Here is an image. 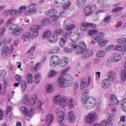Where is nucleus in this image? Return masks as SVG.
<instances>
[{"mask_svg":"<svg viewBox=\"0 0 126 126\" xmlns=\"http://www.w3.org/2000/svg\"><path fill=\"white\" fill-rule=\"evenodd\" d=\"M88 94H89V91L88 90H85L82 93V102L83 104H84L86 109L90 110L92 108L95 107V105L97 104L96 99L93 97H89Z\"/></svg>","mask_w":126,"mask_h":126,"instance_id":"1","label":"nucleus"},{"mask_svg":"<svg viewBox=\"0 0 126 126\" xmlns=\"http://www.w3.org/2000/svg\"><path fill=\"white\" fill-rule=\"evenodd\" d=\"M53 103L54 104H59V106L62 108H64V106L68 103V106L70 109H72L74 107V99L68 98L66 97H61L60 95H56L53 98Z\"/></svg>","mask_w":126,"mask_h":126,"instance_id":"2","label":"nucleus"},{"mask_svg":"<svg viewBox=\"0 0 126 126\" xmlns=\"http://www.w3.org/2000/svg\"><path fill=\"white\" fill-rule=\"evenodd\" d=\"M88 34L89 36H93L94 35L95 36H93V39H94L95 41H97V42L99 47H104L106 46L108 43V40H106L101 38V37L104 36L103 32H99L96 30H87Z\"/></svg>","mask_w":126,"mask_h":126,"instance_id":"3","label":"nucleus"},{"mask_svg":"<svg viewBox=\"0 0 126 126\" xmlns=\"http://www.w3.org/2000/svg\"><path fill=\"white\" fill-rule=\"evenodd\" d=\"M23 103L27 106L37 104V109L38 110H42L41 107L42 105H43V102L41 100H38V96H37V95H34L31 98L29 96V95H25L23 98Z\"/></svg>","mask_w":126,"mask_h":126,"instance_id":"4","label":"nucleus"},{"mask_svg":"<svg viewBox=\"0 0 126 126\" xmlns=\"http://www.w3.org/2000/svg\"><path fill=\"white\" fill-rule=\"evenodd\" d=\"M38 30H39V26L38 25L32 26L30 30V33L26 32L22 35V40L23 41H29V39H31L32 37L36 38L39 35Z\"/></svg>","mask_w":126,"mask_h":126,"instance_id":"5","label":"nucleus"},{"mask_svg":"<svg viewBox=\"0 0 126 126\" xmlns=\"http://www.w3.org/2000/svg\"><path fill=\"white\" fill-rule=\"evenodd\" d=\"M8 30H11L13 37H18L22 33L23 29L14 24L11 25Z\"/></svg>","mask_w":126,"mask_h":126,"instance_id":"6","label":"nucleus"},{"mask_svg":"<svg viewBox=\"0 0 126 126\" xmlns=\"http://www.w3.org/2000/svg\"><path fill=\"white\" fill-rule=\"evenodd\" d=\"M43 39H47L49 42L54 43L58 41L59 37L57 35H52L51 31L46 30L43 34Z\"/></svg>","mask_w":126,"mask_h":126,"instance_id":"7","label":"nucleus"},{"mask_svg":"<svg viewBox=\"0 0 126 126\" xmlns=\"http://www.w3.org/2000/svg\"><path fill=\"white\" fill-rule=\"evenodd\" d=\"M5 44V41H4L3 43H0V51H1V50H2L3 49L1 55L3 57H6V56H7L9 54H12V52H13L14 50L13 46H12L11 48H9L8 46L4 47Z\"/></svg>","mask_w":126,"mask_h":126,"instance_id":"8","label":"nucleus"},{"mask_svg":"<svg viewBox=\"0 0 126 126\" xmlns=\"http://www.w3.org/2000/svg\"><path fill=\"white\" fill-rule=\"evenodd\" d=\"M46 14L47 15H50V17L51 18V20L53 22L55 23V24H58L59 23V18H60V17L58 15H56L55 14H57L58 13V10L56 9H52L49 10V11L45 12Z\"/></svg>","mask_w":126,"mask_h":126,"instance_id":"9","label":"nucleus"},{"mask_svg":"<svg viewBox=\"0 0 126 126\" xmlns=\"http://www.w3.org/2000/svg\"><path fill=\"white\" fill-rule=\"evenodd\" d=\"M97 8L95 4H91L86 6L83 10V12L85 16H90L93 13V11Z\"/></svg>","mask_w":126,"mask_h":126,"instance_id":"10","label":"nucleus"},{"mask_svg":"<svg viewBox=\"0 0 126 126\" xmlns=\"http://www.w3.org/2000/svg\"><path fill=\"white\" fill-rule=\"evenodd\" d=\"M98 117V114L95 112H93L89 113L85 118V122L86 124L91 125L94 123V120H96V118Z\"/></svg>","mask_w":126,"mask_h":126,"instance_id":"11","label":"nucleus"},{"mask_svg":"<svg viewBox=\"0 0 126 126\" xmlns=\"http://www.w3.org/2000/svg\"><path fill=\"white\" fill-rule=\"evenodd\" d=\"M114 50V51H117L118 52H121L124 55L126 54V47H123V46H117L114 45H109L105 48L106 52L110 51V50Z\"/></svg>","mask_w":126,"mask_h":126,"instance_id":"12","label":"nucleus"},{"mask_svg":"<svg viewBox=\"0 0 126 126\" xmlns=\"http://www.w3.org/2000/svg\"><path fill=\"white\" fill-rule=\"evenodd\" d=\"M63 25L66 32H69V33H71V31L75 28V25L72 24V20L71 19L65 20L64 22Z\"/></svg>","mask_w":126,"mask_h":126,"instance_id":"13","label":"nucleus"},{"mask_svg":"<svg viewBox=\"0 0 126 126\" xmlns=\"http://www.w3.org/2000/svg\"><path fill=\"white\" fill-rule=\"evenodd\" d=\"M72 33V31H71V32H66L65 34H68L67 39H70L71 41V48H73V49H76L77 48V44H76V36L72 35L71 34Z\"/></svg>","mask_w":126,"mask_h":126,"instance_id":"14","label":"nucleus"},{"mask_svg":"<svg viewBox=\"0 0 126 126\" xmlns=\"http://www.w3.org/2000/svg\"><path fill=\"white\" fill-rule=\"evenodd\" d=\"M81 27L80 29L81 31H86L87 32V30H90L91 28H94L95 29L96 28V26L95 24H90L87 23H83L81 24Z\"/></svg>","mask_w":126,"mask_h":126,"instance_id":"15","label":"nucleus"},{"mask_svg":"<svg viewBox=\"0 0 126 126\" xmlns=\"http://www.w3.org/2000/svg\"><path fill=\"white\" fill-rule=\"evenodd\" d=\"M60 59L57 56H53L50 59V63L52 68L57 66L60 63Z\"/></svg>","mask_w":126,"mask_h":126,"instance_id":"16","label":"nucleus"},{"mask_svg":"<svg viewBox=\"0 0 126 126\" xmlns=\"http://www.w3.org/2000/svg\"><path fill=\"white\" fill-rule=\"evenodd\" d=\"M77 47L79 48V49H77L75 50V54H77V55H81V54H82V52H84V51H85L86 49H87L86 45L85 44V43L84 42H79V44L77 46Z\"/></svg>","mask_w":126,"mask_h":126,"instance_id":"17","label":"nucleus"},{"mask_svg":"<svg viewBox=\"0 0 126 126\" xmlns=\"http://www.w3.org/2000/svg\"><path fill=\"white\" fill-rule=\"evenodd\" d=\"M35 6H36V3H32L29 5L28 7L29 11H26L25 12V15L27 16V15H31L33 13H36L37 10Z\"/></svg>","mask_w":126,"mask_h":126,"instance_id":"18","label":"nucleus"},{"mask_svg":"<svg viewBox=\"0 0 126 126\" xmlns=\"http://www.w3.org/2000/svg\"><path fill=\"white\" fill-rule=\"evenodd\" d=\"M26 7H27L26 5H24L20 7L19 10L14 9L10 10V15H13V16H17L19 14H21L24 9H26Z\"/></svg>","mask_w":126,"mask_h":126,"instance_id":"19","label":"nucleus"},{"mask_svg":"<svg viewBox=\"0 0 126 126\" xmlns=\"http://www.w3.org/2000/svg\"><path fill=\"white\" fill-rule=\"evenodd\" d=\"M90 82H91V78L89 77L88 81L86 78H83L81 80V90H83L84 88L89 86Z\"/></svg>","mask_w":126,"mask_h":126,"instance_id":"20","label":"nucleus"},{"mask_svg":"<svg viewBox=\"0 0 126 126\" xmlns=\"http://www.w3.org/2000/svg\"><path fill=\"white\" fill-rule=\"evenodd\" d=\"M58 85L60 88H65V75H61L58 80Z\"/></svg>","mask_w":126,"mask_h":126,"instance_id":"21","label":"nucleus"},{"mask_svg":"<svg viewBox=\"0 0 126 126\" xmlns=\"http://www.w3.org/2000/svg\"><path fill=\"white\" fill-rule=\"evenodd\" d=\"M73 83V78L71 77V75L67 74L65 75V87H68L71 86Z\"/></svg>","mask_w":126,"mask_h":126,"instance_id":"22","label":"nucleus"},{"mask_svg":"<svg viewBox=\"0 0 126 126\" xmlns=\"http://www.w3.org/2000/svg\"><path fill=\"white\" fill-rule=\"evenodd\" d=\"M107 1L108 0H97L96 3L102 8H109L111 7V5L107 3Z\"/></svg>","mask_w":126,"mask_h":126,"instance_id":"23","label":"nucleus"},{"mask_svg":"<svg viewBox=\"0 0 126 126\" xmlns=\"http://www.w3.org/2000/svg\"><path fill=\"white\" fill-rule=\"evenodd\" d=\"M122 60V56L118 53H114L113 54L112 59H109L108 63H118Z\"/></svg>","mask_w":126,"mask_h":126,"instance_id":"24","label":"nucleus"},{"mask_svg":"<svg viewBox=\"0 0 126 126\" xmlns=\"http://www.w3.org/2000/svg\"><path fill=\"white\" fill-rule=\"evenodd\" d=\"M110 86H111V81L107 79H105L102 81L101 87L103 89H109Z\"/></svg>","mask_w":126,"mask_h":126,"instance_id":"25","label":"nucleus"},{"mask_svg":"<svg viewBox=\"0 0 126 126\" xmlns=\"http://www.w3.org/2000/svg\"><path fill=\"white\" fill-rule=\"evenodd\" d=\"M93 54V52L92 50H88L87 48L85 49V50L84 51H82V53H81V55H84V56H83V59H88V58H90L91 56H92Z\"/></svg>","mask_w":126,"mask_h":126,"instance_id":"26","label":"nucleus"},{"mask_svg":"<svg viewBox=\"0 0 126 126\" xmlns=\"http://www.w3.org/2000/svg\"><path fill=\"white\" fill-rule=\"evenodd\" d=\"M46 126H49L54 121V115L52 114H49L46 116L45 119Z\"/></svg>","mask_w":126,"mask_h":126,"instance_id":"27","label":"nucleus"},{"mask_svg":"<svg viewBox=\"0 0 126 126\" xmlns=\"http://www.w3.org/2000/svg\"><path fill=\"white\" fill-rule=\"evenodd\" d=\"M76 119V116L73 111H70L68 115V120L69 123H74Z\"/></svg>","mask_w":126,"mask_h":126,"instance_id":"28","label":"nucleus"},{"mask_svg":"<svg viewBox=\"0 0 126 126\" xmlns=\"http://www.w3.org/2000/svg\"><path fill=\"white\" fill-rule=\"evenodd\" d=\"M56 113L59 115L58 123H59V124H62V123H63V121L64 120V113H63V111H59L58 110H56Z\"/></svg>","mask_w":126,"mask_h":126,"instance_id":"29","label":"nucleus"},{"mask_svg":"<svg viewBox=\"0 0 126 126\" xmlns=\"http://www.w3.org/2000/svg\"><path fill=\"white\" fill-rule=\"evenodd\" d=\"M67 38H68V34L65 33L63 38H62L59 43L61 47H64L66 44V41H67Z\"/></svg>","mask_w":126,"mask_h":126,"instance_id":"30","label":"nucleus"},{"mask_svg":"<svg viewBox=\"0 0 126 126\" xmlns=\"http://www.w3.org/2000/svg\"><path fill=\"white\" fill-rule=\"evenodd\" d=\"M20 110L21 113L26 116H30L32 112V109H31L30 111H28V109L26 107H22Z\"/></svg>","mask_w":126,"mask_h":126,"instance_id":"31","label":"nucleus"},{"mask_svg":"<svg viewBox=\"0 0 126 126\" xmlns=\"http://www.w3.org/2000/svg\"><path fill=\"white\" fill-rule=\"evenodd\" d=\"M87 0H76V5L78 7H83L85 5Z\"/></svg>","mask_w":126,"mask_h":126,"instance_id":"32","label":"nucleus"},{"mask_svg":"<svg viewBox=\"0 0 126 126\" xmlns=\"http://www.w3.org/2000/svg\"><path fill=\"white\" fill-rule=\"evenodd\" d=\"M67 63H68V59L65 58L64 59H63L61 62L60 61L58 64H60L61 67H64V66L67 65Z\"/></svg>","mask_w":126,"mask_h":126,"instance_id":"33","label":"nucleus"},{"mask_svg":"<svg viewBox=\"0 0 126 126\" xmlns=\"http://www.w3.org/2000/svg\"><path fill=\"white\" fill-rule=\"evenodd\" d=\"M51 23V20L49 18H45L41 21V25L43 26H48Z\"/></svg>","mask_w":126,"mask_h":126,"instance_id":"34","label":"nucleus"},{"mask_svg":"<svg viewBox=\"0 0 126 126\" xmlns=\"http://www.w3.org/2000/svg\"><path fill=\"white\" fill-rule=\"evenodd\" d=\"M121 108L124 112H126V98H123L121 101Z\"/></svg>","mask_w":126,"mask_h":126,"instance_id":"35","label":"nucleus"},{"mask_svg":"<svg viewBox=\"0 0 126 126\" xmlns=\"http://www.w3.org/2000/svg\"><path fill=\"white\" fill-rule=\"evenodd\" d=\"M115 78V72L113 71H110L108 74V78L107 79L109 80V81H113Z\"/></svg>","mask_w":126,"mask_h":126,"instance_id":"36","label":"nucleus"},{"mask_svg":"<svg viewBox=\"0 0 126 126\" xmlns=\"http://www.w3.org/2000/svg\"><path fill=\"white\" fill-rule=\"evenodd\" d=\"M27 81L29 84H31L33 82V76L32 73H29L27 75Z\"/></svg>","mask_w":126,"mask_h":126,"instance_id":"37","label":"nucleus"},{"mask_svg":"<svg viewBox=\"0 0 126 126\" xmlns=\"http://www.w3.org/2000/svg\"><path fill=\"white\" fill-rule=\"evenodd\" d=\"M46 91L45 92L46 93H52L53 91L54 90V88H53V86L51 84H47L46 86Z\"/></svg>","mask_w":126,"mask_h":126,"instance_id":"38","label":"nucleus"},{"mask_svg":"<svg viewBox=\"0 0 126 126\" xmlns=\"http://www.w3.org/2000/svg\"><path fill=\"white\" fill-rule=\"evenodd\" d=\"M121 80L123 82H125L126 80V71L122 70L120 73Z\"/></svg>","mask_w":126,"mask_h":126,"instance_id":"39","label":"nucleus"},{"mask_svg":"<svg viewBox=\"0 0 126 126\" xmlns=\"http://www.w3.org/2000/svg\"><path fill=\"white\" fill-rule=\"evenodd\" d=\"M63 30L61 29H57L54 31L53 34L54 36H57L58 37V35H61V34H63Z\"/></svg>","mask_w":126,"mask_h":126,"instance_id":"40","label":"nucleus"},{"mask_svg":"<svg viewBox=\"0 0 126 126\" xmlns=\"http://www.w3.org/2000/svg\"><path fill=\"white\" fill-rule=\"evenodd\" d=\"M60 48L58 46H56L53 48L52 50L50 52V54H52V55H54L55 54H58V53H60Z\"/></svg>","mask_w":126,"mask_h":126,"instance_id":"41","label":"nucleus"},{"mask_svg":"<svg viewBox=\"0 0 126 126\" xmlns=\"http://www.w3.org/2000/svg\"><path fill=\"white\" fill-rule=\"evenodd\" d=\"M40 75H41V74L39 73L35 74V75H34V78H35L34 83H35V84H39V82H40Z\"/></svg>","mask_w":126,"mask_h":126,"instance_id":"42","label":"nucleus"},{"mask_svg":"<svg viewBox=\"0 0 126 126\" xmlns=\"http://www.w3.org/2000/svg\"><path fill=\"white\" fill-rule=\"evenodd\" d=\"M27 88V83L26 81H23L21 84V90L22 92H24Z\"/></svg>","mask_w":126,"mask_h":126,"instance_id":"43","label":"nucleus"},{"mask_svg":"<svg viewBox=\"0 0 126 126\" xmlns=\"http://www.w3.org/2000/svg\"><path fill=\"white\" fill-rule=\"evenodd\" d=\"M96 56L98 58H104L106 56V53L103 50H100L97 53Z\"/></svg>","mask_w":126,"mask_h":126,"instance_id":"44","label":"nucleus"},{"mask_svg":"<svg viewBox=\"0 0 126 126\" xmlns=\"http://www.w3.org/2000/svg\"><path fill=\"white\" fill-rule=\"evenodd\" d=\"M71 5V2L70 1H68L67 3H65L63 5V8L64 10H65V9H68V8L70 7Z\"/></svg>","mask_w":126,"mask_h":126,"instance_id":"45","label":"nucleus"},{"mask_svg":"<svg viewBox=\"0 0 126 126\" xmlns=\"http://www.w3.org/2000/svg\"><path fill=\"white\" fill-rule=\"evenodd\" d=\"M75 49H76V48H73L72 47L70 49L67 47H64L63 51L65 53H68V54H70V53L72 52V51H73V50Z\"/></svg>","mask_w":126,"mask_h":126,"instance_id":"46","label":"nucleus"},{"mask_svg":"<svg viewBox=\"0 0 126 126\" xmlns=\"http://www.w3.org/2000/svg\"><path fill=\"white\" fill-rule=\"evenodd\" d=\"M111 18L112 16L110 15H108L104 18L103 22H104V23H106V24H109V23H110V20H111Z\"/></svg>","mask_w":126,"mask_h":126,"instance_id":"47","label":"nucleus"},{"mask_svg":"<svg viewBox=\"0 0 126 126\" xmlns=\"http://www.w3.org/2000/svg\"><path fill=\"white\" fill-rule=\"evenodd\" d=\"M56 74H57V72L54 70H51L48 75V77L49 78H52V77L56 76Z\"/></svg>","mask_w":126,"mask_h":126,"instance_id":"48","label":"nucleus"},{"mask_svg":"<svg viewBox=\"0 0 126 126\" xmlns=\"http://www.w3.org/2000/svg\"><path fill=\"white\" fill-rule=\"evenodd\" d=\"M124 9V7H117L114 9H113L112 10V12H114V13H116V12H119V11H121V10H123Z\"/></svg>","mask_w":126,"mask_h":126,"instance_id":"49","label":"nucleus"},{"mask_svg":"<svg viewBox=\"0 0 126 126\" xmlns=\"http://www.w3.org/2000/svg\"><path fill=\"white\" fill-rule=\"evenodd\" d=\"M6 75V72L4 70H1L0 71V76L2 78H4Z\"/></svg>","mask_w":126,"mask_h":126,"instance_id":"50","label":"nucleus"},{"mask_svg":"<svg viewBox=\"0 0 126 126\" xmlns=\"http://www.w3.org/2000/svg\"><path fill=\"white\" fill-rule=\"evenodd\" d=\"M5 31H6V30H5L4 27H2L1 29H0V38L3 36V34L5 33Z\"/></svg>","mask_w":126,"mask_h":126,"instance_id":"51","label":"nucleus"},{"mask_svg":"<svg viewBox=\"0 0 126 126\" xmlns=\"http://www.w3.org/2000/svg\"><path fill=\"white\" fill-rule=\"evenodd\" d=\"M41 66V63H37L34 66V70L36 72L39 70V68Z\"/></svg>","mask_w":126,"mask_h":126,"instance_id":"52","label":"nucleus"},{"mask_svg":"<svg viewBox=\"0 0 126 126\" xmlns=\"http://www.w3.org/2000/svg\"><path fill=\"white\" fill-rule=\"evenodd\" d=\"M69 70H70V67H67L64 70H62V75H67V74L65 75V72H67V71H69Z\"/></svg>","mask_w":126,"mask_h":126,"instance_id":"53","label":"nucleus"},{"mask_svg":"<svg viewBox=\"0 0 126 126\" xmlns=\"http://www.w3.org/2000/svg\"><path fill=\"white\" fill-rule=\"evenodd\" d=\"M55 4H58V6H60V4H62L64 1V0H55Z\"/></svg>","mask_w":126,"mask_h":126,"instance_id":"54","label":"nucleus"},{"mask_svg":"<svg viewBox=\"0 0 126 126\" xmlns=\"http://www.w3.org/2000/svg\"><path fill=\"white\" fill-rule=\"evenodd\" d=\"M15 78L18 82H21L22 81V76H20V75H17L15 76Z\"/></svg>","mask_w":126,"mask_h":126,"instance_id":"55","label":"nucleus"},{"mask_svg":"<svg viewBox=\"0 0 126 126\" xmlns=\"http://www.w3.org/2000/svg\"><path fill=\"white\" fill-rule=\"evenodd\" d=\"M3 15H4V16H8V15H10V10H7L4 11Z\"/></svg>","mask_w":126,"mask_h":126,"instance_id":"56","label":"nucleus"},{"mask_svg":"<svg viewBox=\"0 0 126 126\" xmlns=\"http://www.w3.org/2000/svg\"><path fill=\"white\" fill-rule=\"evenodd\" d=\"M111 102L114 105H118L120 103V101H119V100H118V98H117V97L115 98V99L112 100V101Z\"/></svg>","mask_w":126,"mask_h":126,"instance_id":"57","label":"nucleus"},{"mask_svg":"<svg viewBox=\"0 0 126 126\" xmlns=\"http://www.w3.org/2000/svg\"><path fill=\"white\" fill-rule=\"evenodd\" d=\"M122 24H123V22H118L115 26L116 28H120L122 26Z\"/></svg>","mask_w":126,"mask_h":126,"instance_id":"58","label":"nucleus"},{"mask_svg":"<svg viewBox=\"0 0 126 126\" xmlns=\"http://www.w3.org/2000/svg\"><path fill=\"white\" fill-rule=\"evenodd\" d=\"M126 117L125 116H122L120 117V121L121 122H123L125 123L126 122Z\"/></svg>","mask_w":126,"mask_h":126,"instance_id":"59","label":"nucleus"},{"mask_svg":"<svg viewBox=\"0 0 126 126\" xmlns=\"http://www.w3.org/2000/svg\"><path fill=\"white\" fill-rule=\"evenodd\" d=\"M118 126H126V125H125V122L120 121L118 122Z\"/></svg>","mask_w":126,"mask_h":126,"instance_id":"60","label":"nucleus"},{"mask_svg":"<svg viewBox=\"0 0 126 126\" xmlns=\"http://www.w3.org/2000/svg\"><path fill=\"white\" fill-rule=\"evenodd\" d=\"M11 110H12V107H11V105H9L7 106V113H9V112H10V111H11Z\"/></svg>","mask_w":126,"mask_h":126,"instance_id":"61","label":"nucleus"},{"mask_svg":"<svg viewBox=\"0 0 126 126\" xmlns=\"http://www.w3.org/2000/svg\"><path fill=\"white\" fill-rule=\"evenodd\" d=\"M8 84V82L6 80H5L4 81V83H3V87L4 88H6L7 87V85Z\"/></svg>","mask_w":126,"mask_h":126,"instance_id":"62","label":"nucleus"},{"mask_svg":"<svg viewBox=\"0 0 126 126\" xmlns=\"http://www.w3.org/2000/svg\"><path fill=\"white\" fill-rule=\"evenodd\" d=\"M45 62H46V56H43L39 63L41 64V63H45Z\"/></svg>","mask_w":126,"mask_h":126,"instance_id":"63","label":"nucleus"},{"mask_svg":"<svg viewBox=\"0 0 126 126\" xmlns=\"http://www.w3.org/2000/svg\"><path fill=\"white\" fill-rule=\"evenodd\" d=\"M115 98H117L116 97V95H115L114 94L110 95V99H111V102L114 101V100L115 99Z\"/></svg>","mask_w":126,"mask_h":126,"instance_id":"64","label":"nucleus"}]
</instances>
